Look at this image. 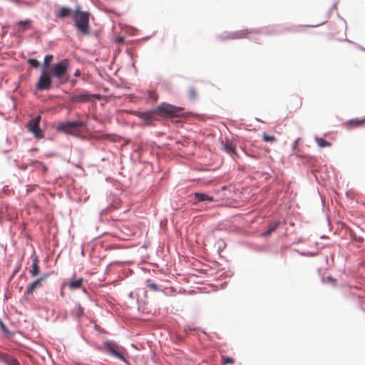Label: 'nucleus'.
<instances>
[{
    "mask_svg": "<svg viewBox=\"0 0 365 365\" xmlns=\"http://www.w3.org/2000/svg\"><path fill=\"white\" fill-rule=\"evenodd\" d=\"M75 26L77 29L84 35L89 34L90 14L87 11L76 10L73 14Z\"/></svg>",
    "mask_w": 365,
    "mask_h": 365,
    "instance_id": "1",
    "label": "nucleus"
},
{
    "mask_svg": "<svg viewBox=\"0 0 365 365\" xmlns=\"http://www.w3.org/2000/svg\"><path fill=\"white\" fill-rule=\"evenodd\" d=\"M68 61L63 59L54 64L53 72L51 74L52 77L56 78L60 84L66 83L69 79L68 74Z\"/></svg>",
    "mask_w": 365,
    "mask_h": 365,
    "instance_id": "2",
    "label": "nucleus"
},
{
    "mask_svg": "<svg viewBox=\"0 0 365 365\" xmlns=\"http://www.w3.org/2000/svg\"><path fill=\"white\" fill-rule=\"evenodd\" d=\"M182 108L170 105L167 103H163L156 107L153 112L164 117H178L180 115Z\"/></svg>",
    "mask_w": 365,
    "mask_h": 365,
    "instance_id": "3",
    "label": "nucleus"
},
{
    "mask_svg": "<svg viewBox=\"0 0 365 365\" xmlns=\"http://www.w3.org/2000/svg\"><path fill=\"white\" fill-rule=\"evenodd\" d=\"M104 349L111 356L120 359L122 361H125L124 356L123 348L119 346L113 341H106L104 342Z\"/></svg>",
    "mask_w": 365,
    "mask_h": 365,
    "instance_id": "4",
    "label": "nucleus"
},
{
    "mask_svg": "<svg viewBox=\"0 0 365 365\" xmlns=\"http://www.w3.org/2000/svg\"><path fill=\"white\" fill-rule=\"evenodd\" d=\"M52 76L48 73L45 68L42 71L38 78L36 88L38 91H46L50 89L52 83Z\"/></svg>",
    "mask_w": 365,
    "mask_h": 365,
    "instance_id": "5",
    "label": "nucleus"
},
{
    "mask_svg": "<svg viewBox=\"0 0 365 365\" xmlns=\"http://www.w3.org/2000/svg\"><path fill=\"white\" fill-rule=\"evenodd\" d=\"M91 98L101 99V96L100 94H91L88 92H83L81 93L72 94L68 99L69 102H77V103H87L89 102Z\"/></svg>",
    "mask_w": 365,
    "mask_h": 365,
    "instance_id": "6",
    "label": "nucleus"
},
{
    "mask_svg": "<svg viewBox=\"0 0 365 365\" xmlns=\"http://www.w3.org/2000/svg\"><path fill=\"white\" fill-rule=\"evenodd\" d=\"M41 119V116L38 115L31 119L28 123L29 130L31 132L37 139H41L43 138V132L39 127Z\"/></svg>",
    "mask_w": 365,
    "mask_h": 365,
    "instance_id": "7",
    "label": "nucleus"
},
{
    "mask_svg": "<svg viewBox=\"0 0 365 365\" xmlns=\"http://www.w3.org/2000/svg\"><path fill=\"white\" fill-rule=\"evenodd\" d=\"M82 123L79 121H69L59 124L57 130L71 134L77 128L82 126Z\"/></svg>",
    "mask_w": 365,
    "mask_h": 365,
    "instance_id": "8",
    "label": "nucleus"
},
{
    "mask_svg": "<svg viewBox=\"0 0 365 365\" xmlns=\"http://www.w3.org/2000/svg\"><path fill=\"white\" fill-rule=\"evenodd\" d=\"M46 278V276L40 277L35 280L34 282H33L32 283L29 284L27 286L26 290L24 292V295L29 296L32 294L36 288L41 287V283Z\"/></svg>",
    "mask_w": 365,
    "mask_h": 365,
    "instance_id": "9",
    "label": "nucleus"
},
{
    "mask_svg": "<svg viewBox=\"0 0 365 365\" xmlns=\"http://www.w3.org/2000/svg\"><path fill=\"white\" fill-rule=\"evenodd\" d=\"M214 197L202 192H195L193 198V203L197 204L200 202L210 201L212 202Z\"/></svg>",
    "mask_w": 365,
    "mask_h": 365,
    "instance_id": "10",
    "label": "nucleus"
},
{
    "mask_svg": "<svg viewBox=\"0 0 365 365\" xmlns=\"http://www.w3.org/2000/svg\"><path fill=\"white\" fill-rule=\"evenodd\" d=\"M33 263L31 265V269L30 270V274L32 277H36L39 273V266H38V258L36 255L32 256Z\"/></svg>",
    "mask_w": 365,
    "mask_h": 365,
    "instance_id": "11",
    "label": "nucleus"
},
{
    "mask_svg": "<svg viewBox=\"0 0 365 365\" xmlns=\"http://www.w3.org/2000/svg\"><path fill=\"white\" fill-rule=\"evenodd\" d=\"M84 282V279L81 277L79 279H71V281L68 283V287L71 290H75L79 289L82 287V284Z\"/></svg>",
    "mask_w": 365,
    "mask_h": 365,
    "instance_id": "12",
    "label": "nucleus"
},
{
    "mask_svg": "<svg viewBox=\"0 0 365 365\" xmlns=\"http://www.w3.org/2000/svg\"><path fill=\"white\" fill-rule=\"evenodd\" d=\"M1 361L6 365H21L16 358L8 354L3 355Z\"/></svg>",
    "mask_w": 365,
    "mask_h": 365,
    "instance_id": "13",
    "label": "nucleus"
},
{
    "mask_svg": "<svg viewBox=\"0 0 365 365\" xmlns=\"http://www.w3.org/2000/svg\"><path fill=\"white\" fill-rule=\"evenodd\" d=\"M16 25L21 26V31L22 32H24L26 30L31 29V20L26 19V20H24V21H19L16 23Z\"/></svg>",
    "mask_w": 365,
    "mask_h": 365,
    "instance_id": "14",
    "label": "nucleus"
},
{
    "mask_svg": "<svg viewBox=\"0 0 365 365\" xmlns=\"http://www.w3.org/2000/svg\"><path fill=\"white\" fill-rule=\"evenodd\" d=\"M279 222L275 221L271 223L267 230V231L263 234L264 236H269L273 232H274L277 228L279 227Z\"/></svg>",
    "mask_w": 365,
    "mask_h": 365,
    "instance_id": "15",
    "label": "nucleus"
},
{
    "mask_svg": "<svg viewBox=\"0 0 365 365\" xmlns=\"http://www.w3.org/2000/svg\"><path fill=\"white\" fill-rule=\"evenodd\" d=\"M72 14V10L67 7H61L60 9L59 13L58 14V16L59 18H66L68 16H70Z\"/></svg>",
    "mask_w": 365,
    "mask_h": 365,
    "instance_id": "16",
    "label": "nucleus"
},
{
    "mask_svg": "<svg viewBox=\"0 0 365 365\" xmlns=\"http://www.w3.org/2000/svg\"><path fill=\"white\" fill-rule=\"evenodd\" d=\"M247 34H248V30H243V31H238L236 33H232L229 38H232V39L241 38L245 37V35Z\"/></svg>",
    "mask_w": 365,
    "mask_h": 365,
    "instance_id": "17",
    "label": "nucleus"
},
{
    "mask_svg": "<svg viewBox=\"0 0 365 365\" xmlns=\"http://www.w3.org/2000/svg\"><path fill=\"white\" fill-rule=\"evenodd\" d=\"M315 141L317 142L318 146L320 148H325L331 145V143L329 142L324 140L322 138L315 137Z\"/></svg>",
    "mask_w": 365,
    "mask_h": 365,
    "instance_id": "18",
    "label": "nucleus"
},
{
    "mask_svg": "<svg viewBox=\"0 0 365 365\" xmlns=\"http://www.w3.org/2000/svg\"><path fill=\"white\" fill-rule=\"evenodd\" d=\"M224 150L231 155H235L236 153L235 147H233L231 145H225Z\"/></svg>",
    "mask_w": 365,
    "mask_h": 365,
    "instance_id": "19",
    "label": "nucleus"
},
{
    "mask_svg": "<svg viewBox=\"0 0 365 365\" xmlns=\"http://www.w3.org/2000/svg\"><path fill=\"white\" fill-rule=\"evenodd\" d=\"M147 287H149L150 289H152L154 292H158L160 290L158 285L154 282H151L150 280H147Z\"/></svg>",
    "mask_w": 365,
    "mask_h": 365,
    "instance_id": "20",
    "label": "nucleus"
},
{
    "mask_svg": "<svg viewBox=\"0 0 365 365\" xmlns=\"http://www.w3.org/2000/svg\"><path fill=\"white\" fill-rule=\"evenodd\" d=\"M77 307L78 311L76 312V316L77 317L80 318L83 315L84 308L80 304H78Z\"/></svg>",
    "mask_w": 365,
    "mask_h": 365,
    "instance_id": "21",
    "label": "nucleus"
},
{
    "mask_svg": "<svg viewBox=\"0 0 365 365\" xmlns=\"http://www.w3.org/2000/svg\"><path fill=\"white\" fill-rule=\"evenodd\" d=\"M263 140L267 142H274L276 140L274 136L264 135L262 137Z\"/></svg>",
    "mask_w": 365,
    "mask_h": 365,
    "instance_id": "22",
    "label": "nucleus"
},
{
    "mask_svg": "<svg viewBox=\"0 0 365 365\" xmlns=\"http://www.w3.org/2000/svg\"><path fill=\"white\" fill-rule=\"evenodd\" d=\"M29 63L34 68H37L39 66L38 61L34 58H30L29 60Z\"/></svg>",
    "mask_w": 365,
    "mask_h": 365,
    "instance_id": "23",
    "label": "nucleus"
},
{
    "mask_svg": "<svg viewBox=\"0 0 365 365\" xmlns=\"http://www.w3.org/2000/svg\"><path fill=\"white\" fill-rule=\"evenodd\" d=\"M199 328L198 327H191L189 325H187L184 327V330L186 333H188L190 331H195V330H198Z\"/></svg>",
    "mask_w": 365,
    "mask_h": 365,
    "instance_id": "24",
    "label": "nucleus"
},
{
    "mask_svg": "<svg viewBox=\"0 0 365 365\" xmlns=\"http://www.w3.org/2000/svg\"><path fill=\"white\" fill-rule=\"evenodd\" d=\"M189 94H190V96L192 98H195L196 97V92H195V90L193 87H190V89H189Z\"/></svg>",
    "mask_w": 365,
    "mask_h": 365,
    "instance_id": "25",
    "label": "nucleus"
},
{
    "mask_svg": "<svg viewBox=\"0 0 365 365\" xmlns=\"http://www.w3.org/2000/svg\"><path fill=\"white\" fill-rule=\"evenodd\" d=\"M233 362H234V359L231 357H226V358L223 359L224 364H232Z\"/></svg>",
    "mask_w": 365,
    "mask_h": 365,
    "instance_id": "26",
    "label": "nucleus"
},
{
    "mask_svg": "<svg viewBox=\"0 0 365 365\" xmlns=\"http://www.w3.org/2000/svg\"><path fill=\"white\" fill-rule=\"evenodd\" d=\"M364 122V120H359L358 119L351 120L350 121V123L354 124V125H359L362 124Z\"/></svg>",
    "mask_w": 365,
    "mask_h": 365,
    "instance_id": "27",
    "label": "nucleus"
},
{
    "mask_svg": "<svg viewBox=\"0 0 365 365\" xmlns=\"http://www.w3.org/2000/svg\"><path fill=\"white\" fill-rule=\"evenodd\" d=\"M52 58H53L52 55H46L44 58L45 64L48 63L52 60Z\"/></svg>",
    "mask_w": 365,
    "mask_h": 365,
    "instance_id": "28",
    "label": "nucleus"
},
{
    "mask_svg": "<svg viewBox=\"0 0 365 365\" xmlns=\"http://www.w3.org/2000/svg\"><path fill=\"white\" fill-rule=\"evenodd\" d=\"M0 328L4 332H7V329L5 324L0 320Z\"/></svg>",
    "mask_w": 365,
    "mask_h": 365,
    "instance_id": "29",
    "label": "nucleus"
},
{
    "mask_svg": "<svg viewBox=\"0 0 365 365\" xmlns=\"http://www.w3.org/2000/svg\"><path fill=\"white\" fill-rule=\"evenodd\" d=\"M81 75V71L79 69H76L75 73H74V76H80Z\"/></svg>",
    "mask_w": 365,
    "mask_h": 365,
    "instance_id": "30",
    "label": "nucleus"
},
{
    "mask_svg": "<svg viewBox=\"0 0 365 365\" xmlns=\"http://www.w3.org/2000/svg\"><path fill=\"white\" fill-rule=\"evenodd\" d=\"M118 42H123V37H118Z\"/></svg>",
    "mask_w": 365,
    "mask_h": 365,
    "instance_id": "31",
    "label": "nucleus"
},
{
    "mask_svg": "<svg viewBox=\"0 0 365 365\" xmlns=\"http://www.w3.org/2000/svg\"><path fill=\"white\" fill-rule=\"evenodd\" d=\"M43 170H44V171H46V170H47V168H46V167L45 165H43Z\"/></svg>",
    "mask_w": 365,
    "mask_h": 365,
    "instance_id": "32",
    "label": "nucleus"
},
{
    "mask_svg": "<svg viewBox=\"0 0 365 365\" xmlns=\"http://www.w3.org/2000/svg\"><path fill=\"white\" fill-rule=\"evenodd\" d=\"M132 296H133V293H132V292H130V294H129V297H132Z\"/></svg>",
    "mask_w": 365,
    "mask_h": 365,
    "instance_id": "33",
    "label": "nucleus"
},
{
    "mask_svg": "<svg viewBox=\"0 0 365 365\" xmlns=\"http://www.w3.org/2000/svg\"><path fill=\"white\" fill-rule=\"evenodd\" d=\"M328 279H329V281L333 280V279H332L331 277H328Z\"/></svg>",
    "mask_w": 365,
    "mask_h": 365,
    "instance_id": "34",
    "label": "nucleus"
},
{
    "mask_svg": "<svg viewBox=\"0 0 365 365\" xmlns=\"http://www.w3.org/2000/svg\"><path fill=\"white\" fill-rule=\"evenodd\" d=\"M71 83H72L73 84H74V83H76V81H75V80H73V81H71Z\"/></svg>",
    "mask_w": 365,
    "mask_h": 365,
    "instance_id": "35",
    "label": "nucleus"
}]
</instances>
